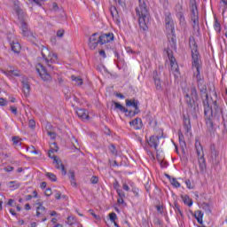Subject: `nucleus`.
Returning <instances> with one entry per match:
<instances>
[{
  "instance_id": "nucleus-53",
  "label": "nucleus",
  "mask_w": 227,
  "mask_h": 227,
  "mask_svg": "<svg viewBox=\"0 0 227 227\" xmlns=\"http://www.w3.org/2000/svg\"><path fill=\"white\" fill-rule=\"evenodd\" d=\"M156 209L158 212H160V214H162V212H164V207H162L160 205H157Z\"/></svg>"
},
{
  "instance_id": "nucleus-36",
  "label": "nucleus",
  "mask_w": 227,
  "mask_h": 227,
  "mask_svg": "<svg viewBox=\"0 0 227 227\" xmlns=\"http://www.w3.org/2000/svg\"><path fill=\"white\" fill-rule=\"evenodd\" d=\"M201 207L206 212H210V204L207 200H202Z\"/></svg>"
},
{
  "instance_id": "nucleus-61",
  "label": "nucleus",
  "mask_w": 227,
  "mask_h": 227,
  "mask_svg": "<svg viewBox=\"0 0 227 227\" xmlns=\"http://www.w3.org/2000/svg\"><path fill=\"white\" fill-rule=\"evenodd\" d=\"M179 145H180V147L181 148H186V144H185V141H184V140H181L180 142H179Z\"/></svg>"
},
{
  "instance_id": "nucleus-52",
  "label": "nucleus",
  "mask_w": 227,
  "mask_h": 227,
  "mask_svg": "<svg viewBox=\"0 0 227 227\" xmlns=\"http://www.w3.org/2000/svg\"><path fill=\"white\" fill-rule=\"evenodd\" d=\"M45 196H51L52 195V189L48 188L44 192Z\"/></svg>"
},
{
  "instance_id": "nucleus-62",
  "label": "nucleus",
  "mask_w": 227,
  "mask_h": 227,
  "mask_svg": "<svg viewBox=\"0 0 227 227\" xmlns=\"http://www.w3.org/2000/svg\"><path fill=\"white\" fill-rule=\"evenodd\" d=\"M123 198H124V197H119V198L117 199V203H118L119 205H123Z\"/></svg>"
},
{
  "instance_id": "nucleus-56",
  "label": "nucleus",
  "mask_w": 227,
  "mask_h": 227,
  "mask_svg": "<svg viewBox=\"0 0 227 227\" xmlns=\"http://www.w3.org/2000/svg\"><path fill=\"white\" fill-rule=\"evenodd\" d=\"M14 10L17 13H20V7L19 6V4H14Z\"/></svg>"
},
{
  "instance_id": "nucleus-20",
  "label": "nucleus",
  "mask_w": 227,
  "mask_h": 227,
  "mask_svg": "<svg viewBox=\"0 0 227 227\" xmlns=\"http://www.w3.org/2000/svg\"><path fill=\"white\" fill-rule=\"evenodd\" d=\"M139 101H135L133 107L135 108V111H128L127 116H136V114H139L141 111L139 110Z\"/></svg>"
},
{
  "instance_id": "nucleus-24",
  "label": "nucleus",
  "mask_w": 227,
  "mask_h": 227,
  "mask_svg": "<svg viewBox=\"0 0 227 227\" xmlns=\"http://www.w3.org/2000/svg\"><path fill=\"white\" fill-rule=\"evenodd\" d=\"M153 79H154V84L156 86V90H161L162 85L160 84V78H159V75L157 74V72H153Z\"/></svg>"
},
{
  "instance_id": "nucleus-46",
  "label": "nucleus",
  "mask_w": 227,
  "mask_h": 227,
  "mask_svg": "<svg viewBox=\"0 0 227 227\" xmlns=\"http://www.w3.org/2000/svg\"><path fill=\"white\" fill-rule=\"evenodd\" d=\"M10 110L12 113V114H14V116H17V114H19V111H17L16 106H11Z\"/></svg>"
},
{
  "instance_id": "nucleus-27",
  "label": "nucleus",
  "mask_w": 227,
  "mask_h": 227,
  "mask_svg": "<svg viewBox=\"0 0 227 227\" xmlns=\"http://www.w3.org/2000/svg\"><path fill=\"white\" fill-rule=\"evenodd\" d=\"M69 179L71 180V185L76 187L77 183L75 182V172L74 170H69L68 172Z\"/></svg>"
},
{
  "instance_id": "nucleus-60",
  "label": "nucleus",
  "mask_w": 227,
  "mask_h": 227,
  "mask_svg": "<svg viewBox=\"0 0 227 227\" xmlns=\"http://www.w3.org/2000/svg\"><path fill=\"white\" fill-rule=\"evenodd\" d=\"M0 106H6V99L0 98Z\"/></svg>"
},
{
  "instance_id": "nucleus-44",
  "label": "nucleus",
  "mask_w": 227,
  "mask_h": 227,
  "mask_svg": "<svg viewBox=\"0 0 227 227\" xmlns=\"http://www.w3.org/2000/svg\"><path fill=\"white\" fill-rule=\"evenodd\" d=\"M12 143H13V145H15V146L20 145V142L19 141V137H13Z\"/></svg>"
},
{
  "instance_id": "nucleus-13",
  "label": "nucleus",
  "mask_w": 227,
  "mask_h": 227,
  "mask_svg": "<svg viewBox=\"0 0 227 227\" xmlns=\"http://www.w3.org/2000/svg\"><path fill=\"white\" fill-rule=\"evenodd\" d=\"M159 139H160L159 136H152L150 137V139L147 141V143L151 148L157 150V146L159 145Z\"/></svg>"
},
{
  "instance_id": "nucleus-64",
  "label": "nucleus",
  "mask_w": 227,
  "mask_h": 227,
  "mask_svg": "<svg viewBox=\"0 0 227 227\" xmlns=\"http://www.w3.org/2000/svg\"><path fill=\"white\" fill-rule=\"evenodd\" d=\"M51 43L52 45H56V36L51 37Z\"/></svg>"
},
{
  "instance_id": "nucleus-15",
  "label": "nucleus",
  "mask_w": 227,
  "mask_h": 227,
  "mask_svg": "<svg viewBox=\"0 0 227 227\" xmlns=\"http://www.w3.org/2000/svg\"><path fill=\"white\" fill-rule=\"evenodd\" d=\"M76 114L81 120H89L90 118V113H88V110L86 109L80 108L76 110Z\"/></svg>"
},
{
  "instance_id": "nucleus-5",
  "label": "nucleus",
  "mask_w": 227,
  "mask_h": 227,
  "mask_svg": "<svg viewBox=\"0 0 227 227\" xmlns=\"http://www.w3.org/2000/svg\"><path fill=\"white\" fill-rule=\"evenodd\" d=\"M98 43L101 45V41H100V34L98 33H94L89 37V49L90 51H95L97 47H98Z\"/></svg>"
},
{
  "instance_id": "nucleus-41",
  "label": "nucleus",
  "mask_w": 227,
  "mask_h": 227,
  "mask_svg": "<svg viewBox=\"0 0 227 227\" xmlns=\"http://www.w3.org/2000/svg\"><path fill=\"white\" fill-rule=\"evenodd\" d=\"M213 109L215 113H221V108L217 106V101L213 102Z\"/></svg>"
},
{
  "instance_id": "nucleus-7",
  "label": "nucleus",
  "mask_w": 227,
  "mask_h": 227,
  "mask_svg": "<svg viewBox=\"0 0 227 227\" xmlns=\"http://www.w3.org/2000/svg\"><path fill=\"white\" fill-rule=\"evenodd\" d=\"M194 98H195V100H198V90H196V86H192L191 88V96H189V94L185 95L186 104L190 107H192V106H194Z\"/></svg>"
},
{
  "instance_id": "nucleus-6",
  "label": "nucleus",
  "mask_w": 227,
  "mask_h": 227,
  "mask_svg": "<svg viewBox=\"0 0 227 227\" xmlns=\"http://www.w3.org/2000/svg\"><path fill=\"white\" fill-rule=\"evenodd\" d=\"M35 69L43 81H51L52 78L51 77V74H49V72L47 71L45 67L42 65V63L37 64Z\"/></svg>"
},
{
  "instance_id": "nucleus-33",
  "label": "nucleus",
  "mask_w": 227,
  "mask_h": 227,
  "mask_svg": "<svg viewBox=\"0 0 227 227\" xmlns=\"http://www.w3.org/2000/svg\"><path fill=\"white\" fill-rule=\"evenodd\" d=\"M9 187L10 189H19L20 187V183L17 181H10Z\"/></svg>"
},
{
  "instance_id": "nucleus-8",
  "label": "nucleus",
  "mask_w": 227,
  "mask_h": 227,
  "mask_svg": "<svg viewBox=\"0 0 227 227\" xmlns=\"http://www.w3.org/2000/svg\"><path fill=\"white\" fill-rule=\"evenodd\" d=\"M166 52L169 58V61H170V65H171V70L172 72H176L178 74L179 69H178V64H176L175 61H176L175 59V57H173V51H171V48L168 47L166 49Z\"/></svg>"
},
{
  "instance_id": "nucleus-16",
  "label": "nucleus",
  "mask_w": 227,
  "mask_h": 227,
  "mask_svg": "<svg viewBox=\"0 0 227 227\" xmlns=\"http://www.w3.org/2000/svg\"><path fill=\"white\" fill-rule=\"evenodd\" d=\"M168 42L170 43V47L171 49H176V35H175V30H173V32H170V34H168Z\"/></svg>"
},
{
  "instance_id": "nucleus-51",
  "label": "nucleus",
  "mask_w": 227,
  "mask_h": 227,
  "mask_svg": "<svg viewBox=\"0 0 227 227\" xmlns=\"http://www.w3.org/2000/svg\"><path fill=\"white\" fill-rule=\"evenodd\" d=\"M90 214H91V215H93V217L97 220L100 219L99 215H97V214H95V212L93 211V209L89 210Z\"/></svg>"
},
{
  "instance_id": "nucleus-43",
  "label": "nucleus",
  "mask_w": 227,
  "mask_h": 227,
  "mask_svg": "<svg viewBox=\"0 0 227 227\" xmlns=\"http://www.w3.org/2000/svg\"><path fill=\"white\" fill-rule=\"evenodd\" d=\"M28 127L30 129H35V127H36V122L35 121V120L31 119L29 121H28Z\"/></svg>"
},
{
  "instance_id": "nucleus-40",
  "label": "nucleus",
  "mask_w": 227,
  "mask_h": 227,
  "mask_svg": "<svg viewBox=\"0 0 227 227\" xmlns=\"http://www.w3.org/2000/svg\"><path fill=\"white\" fill-rule=\"evenodd\" d=\"M215 29L217 31V33H221V24L217 20L215 21Z\"/></svg>"
},
{
  "instance_id": "nucleus-3",
  "label": "nucleus",
  "mask_w": 227,
  "mask_h": 227,
  "mask_svg": "<svg viewBox=\"0 0 227 227\" xmlns=\"http://www.w3.org/2000/svg\"><path fill=\"white\" fill-rule=\"evenodd\" d=\"M41 54L50 70H54V67H52V63H56V59H58V55L56 53L51 52L49 48L43 46L41 50Z\"/></svg>"
},
{
  "instance_id": "nucleus-10",
  "label": "nucleus",
  "mask_w": 227,
  "mask_h": 227,
  "mask_svg": "<svg viewBox=\"0 0 227 227\" xmlns=\"http://www.w3.org/2000/svg\"><path fill=\"white\" fill-rule=\"evenodd\" d=\"M211 160L213 164H219V151L215 149V145H210Z\"/></svg>"
},
{
  "instance_id": "nucleus-9",
  "label": "nucleus",
  "mask_w": 227,
  "mask_h": 227,
  "mask_svg": "<svg viewBox=\"0 0 227 227\" xmlns=\"http://www.w3.org/2000/svg\"><path fill=\"white\" fill-rule=\"evenodd\" d=\"M99 40L101 42V45H104L106 43H109V42H113L114 40V34L113 33H107V34H100L99 35Z\"/></svg>"
},
{
  "instance_id": "nucleus-23",
  "label": "nucleus",
  "mask_w": 227,
  "mask_h": 227,
  "mask_svg": "<svg viewBox=\"0 0 227 227\" xmlns=\"http://www.w3.org/2000/svg\"><path fill=\"white\" fill-rule=\"evenodd\" d=\"M21 31L23 36H29L31 35V32L29 31V28L27 27V23L26 21H21Z\"/></svg>"
},
{
  "instance_id": "nucleus-39",
  "label": "nucleus",
  "mask_w": 227,
  "mask_h": 227,
  "mask_svg": "<svg viewBox=\"0 0 227 227\" xmlns=\"http://www.w3.org/2000/svg\"><path fill=\"white\" fill-rule=\"evenodd\" d=\"M170 183L174 187H180V183H178L175 177H172V179H170Z\"/></svg>"
},
{
  "instance_id": "nucleus-42",
  "label": "nucleus",
  "mask_w": 227,
  "mask_h": 227,
  "mask_svg": "<svg viewBox=\"0 0 227 227\" xmlns=\"http://www.w3.org/2000/svg\"><path fill=\"white\" fill-rule=\"evenodd\" d=\"M203 200L204 201H206V203H208L210 201V199L208 198V196H207V194H202L200 196V201L203 202Z\"/></svg>"
},
{
  "instance_id": "nucleus-26",
  "label": "nucleus",
  "mask_w": 227,
  "mask_h": 227,
  "mask_svg": "<svg viewBox=\"0 0 227 227\" xmlns=\"http://www.w3.org/2000/svg\"><path fill=\"white\" fill-rule=\"evenodd\" d=\"M194 217L197 219L199 224H203V213L201 211H195Z\"/></svg>"
},
{
  "instance_id": "nucleus-22",
  "label": "nucleus",
  "mask_w": 227,
  "mask_h": 227,
  "mask_svg": "<svg viewBox=\"0 0 227 227\" xmlns=\"http://www.w3.org/2000/svg\"><path fill=\"white\" fill-rule=\"evenodd\" d=\"M184 127L186 134L191 132V119L189 116L184 115Z\"/></svg>"
},
{
  "instance_id": "nucleus-45",
  "label": "nucleus",
  "mask_w": 227,
  "mask_h": 227,
  "mask_svg": "<svg viewBox=\"0 0 227 227\" xmlns=\"http://www.w3.org/2000/svg\"><path fill=\"white\" fill-rule=\"evenodd\" d=\"M52 8H53V12H56V13H59V10H63V9H59V6H58L57 3L52 4Z\"/></svg>"
},
{
  "instance_id": "nucleus-32",
  "label": "nucleus",
  "mask_w": 227,
  "mask_h": 227,
  "mask_svg": "<svg viewBox=\"0 0 227 227\" xmlns=\"http://www.w3.org/2000/svg\"><path fill=\"white\" fill-rule=\"evenodd\" d=\"M71 79H72V81H74V82H75V84L77 85V86H82V78H80V77H76L75 75H72L71 76Z\"/></svg>"
},
{
  "instance_id": "nucleus-59",
  "label": "nucleus",
  "mask_w": 227,
  "mask_h": 227,
  "mask_svg": "<svg viewBox=\"0 0 227 227\" xmlns=\"http://www.w3.org/2000/svg\"><path fill=\"white\" fill-rule=\"evenodd\" d=\"M4 169V171H6V173H10V172L13 171V167L8 166V167H5Z\"/></svg>"
},
{
  "instance_id": "nucleus-34",
  "label": "nucleus",
  "mask_w": 227,
  "mask_h": 227,
  "mask_svg": "<svg viewBox=\"0 0 227 227\" xmlns=\"http://www.w3.org/2000/svg\"><path fill=\"white\" fill-rule=\"evenodd\" d=\"M53 147H51V149L48 152L49 157L52 159V156H51V153H54V152H58L59 150V147H58V145L56 143H53Z\"/></svg>"
},
{
  "instance_id": "nucleus-17",
  "label": "nucleus",
  "mask_w": 227,
  "mask_h": 227,
  "mask_svg": "<svg viewBox=\"0 0 227 227\" xmlns=\"http://www.w3.org/2000/svg\"><path fill=\"white\" fill-rule=\"evenodd\" d=\"M37 205H39V207H36V215L38 217H40L41 215H45V214H47V209L45 208V207H43V203L37 202Z\"/></svg>"
},
{
  "instance_id": "nucleus-19",
  "label": "nucleus",
  "mask_w": 227,
  "mask_h": 227,
  "mask_svg": "<svg viewBox=\"0 0 227 227\" xmlns=\"http://www.w3.org/2000/svg\"><path fill=\"white\" fill-rule=\"evenodd\" d=\"M10 42V45H11V49L12 51H13L15 52V54H19V52H20V43H19V42H13L11 39H9Z\"/></svg>"
},
{
  "instance_id": "nucleus-58",
  "label": "nucleus",
  "mask_w": 227,
  "mask_h": 227,
  "mask_svg": "<svg viewBox=\"0 0 227 227\" xmlns=\"http://www.w3.org/2000/svg\"><path fill=\"white\" fill-rule=\"evenodd\" d=\"M73 221H74V216L67 217V224H69L70 226H72V224H74Z\"/></svg>"
},
{
  "instance_id": "nucleus-31",
  "label": "nucleus",
  "mask_w": 227,
  "mask_h": 227,
  "mask_svg": "<svg viewBox=\"0 0 227 227\" xmlns=\"http://www.w3.org/2000/svg\"><path fill=\"white\" fill-rule=\"evenodd\" d=\"M123 158L121 155L115 154L114 166H121L123 163Z\"/></svg>"
},
{
  "instance_id": "nucleus-1",
  "label": "nucleus",
  "mask_w": 227,
  "mask_h": 227,
  "mask_svg": "<svg viewBox=\"0 0 227 227\" xmlns=\"http://www.w3.org/2000/svg\"><path fill=\"white\" fill-rule=\"evenodd\" d=\"M190 49H192V68H195L193 75L197 81L198 89L200 91V97L202 98L204 106V115L206 116V125L209 132H214V108L210 106L208 102V93L207 90V85L203 82L201 77V60H200V51H198V44L194 37H190Z\"/></svg>"
},
{
  "instance_id": "nucleus-14",
  "label": "nucleus",
  "mask_w": 227,
  "mask_h": 227,
  "mask_svg": "<svg viewBox=\"0 0 227 227\" xmlns=\"http://www.w3.org/2000/svg\"><path fill=\"white\" fill-rule=\"evenodd\" d=\"M130 127H133L135 130H139L143 129V121L140 118H137L129 122Z\"/></svg>"
},
{
  "instance_id": "nucleus-47",
  "label": "nucleus",
  "mask_w": 227,
  "mask_h": 227,
  "mask_svg": "<svg viewBox=\"0 0 227 227\" xmlns=\"http://www.w3.org/2000/svg\"><path fill=\"white\" fill-rule=\"evenodd\" d=\"M116 191L119 198H125V192H123V190L117 189Z\"/></svg>"
},
{
  "instance_id": "nucleus-29",
  "label": "nucleus",
  "mask_w": 227,
  "mask_h": 227,
  "mask_svg": "<svg viewBox=\"0 0 227 227\" xmlns=\"http://www.w3.org/2000/svg\"><path fill=\"white\" fill-rule=\"evenodd\" d=\"M106 226L111 227V224L114 223V212L109 214L108 218L105 221Z\"/></svg>"
},
{
  "instance_id": "nucleus-48",
  "label": "nucleus",
  "mask_w": 227,
  "mask_h": 227,
  "mask_svg": "<svg viewBox=\"0 0 227 227\" xmlns=\"http://www.w3.org/2000/svg\"><path fill=\"white\" fill-rule=\"evenodd\" d=\"M65 35V30H63V29H60V30H58L57 31V36L59 37V38H63V35Z\"/></svg>"
},
{
  "instance_id": "nucleus-50",
  "label": "nucleus",
  "mask_w": 227,
  "mask_h": 227,
  "mask_svg": "<svg viewBox=\"0 0 227 227\" xmlns=\"http://www.w3.org/2000/svg\"><path fill=\"white\" fill-rule=\"evenodd\" d=\"M136 103V100H132V99H126V106H134V104Z\"/></svg>"
},
{
  "instance_id": "nucleus-57",
  "label": "nucleus",
  "mask_w": 227,
  "mask_h": 227,
  "mask_svg": "<svg viewBox=\"0 0 227 227\" xmlns=\"http://www.w3.org/2000/svg\"><path fill=\"white\" fill-rule=\"evenodd\" d=\"M91 184H98V176H92L90 179Z\"/></svg>"
},
{
  "instance_id": "nucleus-28",
  "label": "nucleus",
  "mask_w": 227,
  "mask_h": 227,
  "mask_svg": "<svg viewBox=\"0 0 227 227\" xmlns=\"http://www.w3.org/2000/svg\"><path fill=\"white\" fill-rule=\"evenodd\" d=\"M181 198L184 205H187L188 207H192V200L189 198V195H182Z\"/></svg>"
},
{
  "instance_id": "nucleus-25",
  "label": "nucleus",
  "mask_w": 227,
  "mask_h": 227,
  "mask_svg": "<svg viewBox=\"0 0 227 227\" xmlns=\"http://www.w3.org/2000/svg\"><path fill=\"white\" fill-rule=\"evenodd\" d=\"M4 74L7 75V77H12L13 75L14 77H20L21 74L19 70H8L4 72Z\"/></svg>"
},
{
  "instance_id": "nucleus-54",
  "label": "nucleus",
  "mask_w": 227,
  "mask_h": 227,
  "mask_svg": "<svg viewBox=\"0 0 227 227\" xmlns=\"http://www.w3.org/2000/svg\"><path fill=\"white\" fill-rule=\"evenodd\" d=\"M8 207H14L15 206V200L13 199H10L7 202Z\"/></svg>"
},
{
  "instance_id": "nucleus-21",
  "label": "nucleus",
  "mask_w": 227,
  "mask_h": 227,
  "mask_svg": "<svg viewBox=\"0 0 227 227\" xmlns=\"http://www.w3.org/2000/svg\"><path fill=\"white\" fill-rule=\"evenodd\" d=\"M199 167L200 173H203L205 169H207V161L205 160V156L203 154L199 158Z\"/></svg>"
},
{
  "instance_id": "nucleus-37",
  "label": "nucleus",
  "mask_w": 227,
  "mask_h": 227,
  "mask_svg": "<svg viewBox=\"0 0 227 227\" xmlns=\"http://www.w3.org/2000/svg\"><path fill=\"white\" fill-rule=\"evenodd\" d=\"M46 176L51 182H56L58 180V177H56V175H54L53 173H51V172L46 173Z\"/></svg>"
},
{
  "instance_id": "nucleus-30",
  "label": "nucleus",
  "mask_w": 227,
  "mask_h": 227,
  "mask_svg": "<svg viewBox=\"0 0 227 227\" xmlns=\"http://www.w3.org/2000/svg\"><path fill=\"white\" fill-rule=\"evenodd\" d=\"M195 148L197 150V155H198L199 159H200V157H201V155L204 156L203 147H201V144L200 142L195 143Z\"/></svg>"
},
{
  "instance_id": "nucleus-18",
  "label": "nucleus",
  "mask_w": 227,
  "mask_h": 227,
  "mask_svg": "<svg viewBox=\"0 0 227 227\" xmlns=\"http://www.w3.org/2000/svg\"><path fill=\"white\" fill-rule=\"evenodd\" d=\"M165 23L168 31L173 33V31H175V27L173 26V20H171V17L167 16L165 18Z\"/></svg>"
},
{
  "instance_id": "nucleus-55",
  "label": "nucleus",
  "mask_w": 227,
  "mask_h": 227,
  "mask_svg": "<svg viewBox=\"0 0 227 227\" xmlns=\"http://www.w3.org/2000/svg\"><path fill=\"white\" fill-rule=\"evenodd\" d=\"M48 136H50V137H51V139H55L56 138V133L52 132V131H47Z\"/></svg>"
},
{
  "instance_id": "nucleus-11",
  "label": "nucleus",
  "mask_w": 227,
  "mask_h": 227,
  "mask_svg": "<svg viewBox=\"0 0 227 227\" xmlns=\"http://www.w3.org/2000/svg\"><path fill=\"white\" fill-rule=\"evenodd\" d=\"M23 93L25 97H29V93H31V85L29 84V81L27 77H23L21 80Z\"/></svg>"
},
{
  "instance_id": "nucleus-4",
  "label": "nucleus",
  "mask_w": 227,
  "mask_h": 227,
  "mask_svg": "<svg viewBox=\"0 0 227 227\" xmlns=\"http://www.w3.org/2000/svg\"><path fill=\"white\" fill-rule=\"evenodd\" d=\"M190 9L192 27L193 29H196V26H200V17L198 16V5H196V0H190Z\"/></svg>"
},
{
  "instance_id": "nucleus-12",
  "label": "nucleus",
  "mask_w": 227,
  "mask_h": 227,
  "mask_svg": "<svg viewBox=\"0 0 227 227\" xmlns=\"http://www.w3.org/2000/svg\"><path fill=\"white\" fill-rule=\"evenodd\" d=\"M51 159H53L54 162L56 163V169H60L62 175H67V169L65 168V165H63V162H61V160L58 159V156H52Z\"/></svg>"
},
{
  "instance_id": "nucleus-49",
  "label": "nucleus",
  "mask_w": 227,
  "mask_h": 227,
  "mask_svg": "<svg viewBox=\"0 0 227 227\" xmlns=\"http://www.w3.org/2000/svg\"><path fill=\"white\" fill-rule=\"evenodd\" d=\"M59 15L61 19H65L67 17V14H65V11L62 9V10H59Z\"/></svg>"
},
{
  "instance_id": "nucleus-38",
  "label": "nucleus",
  "mask_w": 227,
  "mask_h": 227,
  "mask_svg": "<svg viewBox=\"0 0 227 227\" xmlns=\"http://www.w3.org/2000/svg\"><path fill=\"white\" fill-rule=\"evenodd\" d=\"M174 207H175V211L176 212V214H179V215H181V217H184V213H182V210H180V206L178 205V203L175 202Z\"/></svg>"
},
{
  "instance_id": "nucleus-63",
  "label": "nucleus",
  "mask_w": 227,
  "mask_h": 227,
  "mask_svg": "<svg viewBox=\"0 0 227 227\" xmlns=\"http://www.w3.org/2000/svg\"><path fill=\"white\" fill-rule=\"evenodd\" d=\"M122 189H124V191H127V192L130 191V187H129V184H124L122 185Z\"/></svg>"
},
{
  "instance_id": "nucleus-2",
  "label": "nucleus",
  "mask_w": 227,
  "mask_h": 227,
  "mask_svg": "<svg viewBox=\"0 0 227 227\" xmlns=\"http://www.w3.org/2000/svg\"><path fill=\"white\" fill-rule=\"evenodd\" d=\"M139 5L136 8V13L138 17V24L140 29L146 31L148 29V23L150 22V12L148 11V6L145 0H138Z\"/></svg>"
},
{
  "instance_id": "nucleus-35",
  "label": "nucleus",
  "mask_w": 227,
  "mask_h": 227,
  "mask_svg": "<svg viewBox=\"0 0 227 227\" xmlns=\"http://www.w3.org/2000/svg\"><path fill=\"white\" fill-rule=\"evenodd\" d=\"M114 106H115V109H119L122 113H129V110L125 108L123 106H121V104L115 102Z\"/></svg>"
}]
</instances>
